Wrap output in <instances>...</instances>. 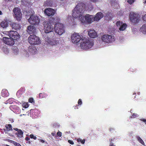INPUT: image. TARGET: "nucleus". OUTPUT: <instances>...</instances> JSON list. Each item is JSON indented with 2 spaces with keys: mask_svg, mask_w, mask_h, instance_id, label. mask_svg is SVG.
Returning a JSON list of instances; mask_svg holds the SVG:
<instances>
[{
  "mask_svg": "<svg viewBox=\"0 0 146 146\" xmlns=\"http://www.w3.org/2000/svg\"><path fill=\"white\" fill-rule=\"evenodd\" d=\"M85 5L83 3H79L76 6L72 13L74 18H78L80 21L83 17L84 13L85 10Z\"/></svg>",
  "mask_w": 146,
  "mask_h": 146,
  "instance_id": "1",
  "label": "nucleus"
},
{
  "mask_svg": "<svg viewBox=\"0 0 146 146\" xmlns=\"http://www.w3.org/2000/svg\"><path fill=\"white\" fill-rule=\"evenodd\" d=\"M93 44V40L88 38H82L80 42L81 48L84 50H88L91 48Z\"/></svg>",
  "mask_w": 146,
  "mask_h": 146,
  "instance_id": "2",
  "label": "nucleus"
},
{
  "mask_svg": "<svg viewBox=\"0 0 146 146\" xmlns=\"http://www.w3.org/2000/svg\"><path fill=\"white\" fill-rule=\"evenodd\" d=\"M52 21L50 20V21H46L43 22V25L44 26V32L46 33H48L50 32H52L53 29V27L51 24V22H56V20L58 21L59 19L57 17H56L53 19Z\"/></svg>",
  "mask_w": 146,
  "mask_h": 146,
  "instance_id": "3",
  "label": "nucleus"
},
{
  "mask_svg": "<svg viewBox=\"0 0 146 146\" xmlns=\"http://www.w3.org/2000/svg\"><path fill=\"white\" fill-rule=\"evenodd\" d=\"M54 29L55 32L60 35H61L64 32L63 25L59 23H56L55 25Z\"/></svg>",
  "mask_w": 146,
  "mask_h": 146,
  "instance_id": "4",
  "label": "nucleus"
},
{
  "mask_svg": "<svg viewBox=\"0 0 146 146\" xmlns=\"http://www.w3.org/2000/svg\"><path fill=\"white\" fill-rule=\"evenodd\" d=\"M29 43L31 44H39L41 43L39 38L35 35H30L28 38Z\"/></svg>",
  "mask_w": 146,
  "mask_h": 146,
  "instance_id": "5",
  "label": "nucleus"
},
{
  "mask_svg": "<svg viewBox=\"0 0 146 146\" xmlns=\"http://www.w3.org/2000/svg\"><path fill=\"white\" fill-rule=\"evenodd\" d=\"M101 39L103 42L108 43H112L114 41L115 38V36L113 35H104L102 37Z\"/></svg>",
  "mask_w": 146,
  "mask_h": 146,
  "instance_id": "6",
  "label": "nucleus"
},
{
  "mask_svg": "<svg viewBox=\"0 0 146 146\" xmlns=\"http://www.w3.org/2000/svg\"><path fill=\"white\" fill-rule=\"evenodd\" d=\"M80 21L83 23L86 22L88 23H91L95 21L94 20V17L93 15L89 14H86L85 17L83 16V17H82Z\"/></svg>",
  "mask_w": 146,
  "mask_h": 146,
  "instance_id": "7",
  "label": "nucleus"
},
{
  "mask_svg": "<svg viewBox=\"0 0 146 146\" xmlns=\"http://www.w3.org/2000/svg\"><path fill=\"white\" fill-rule=\"evenodd\" d=\"M81 39L82 38L78 33H74L71 36V41L74 43H77L80 42Z\"/></svg>",
  "mask_w": 146,
  "mask_h": 146,
  "instance_id": "8",
  "label": "nucleus"
},
{
  "mask_svg": "<svg viewBox=\"0 0 146 146\" xmlns=\"http://www.w3.org/2000/svg\"><path fill=\"white\" fill-rule=\"evenodd\" d=\"M28 21L32 25H35L38 23L39 19L37 16L35 15H32L28 19Z\"/></svg>",
  "mask_w": 146,
  "mask_h": 146,
  "instance_id": "9",
  "label": "nucleus"
},
{
  "mask_svg": "<svg viewBox=\"0 0 146 146\" xmlns=\"http://www.w3.org/2000/svg\"><path fill=\"white\" fill-rule=\"evenodd\" d=\"M44 45L50 44L52 45L58 46L59 43L58 42L54 40H52L50 38L47 37L45 39V40L43 42Z\"/></svg>",
  "mask_w": 146,
  "mask_h": 146,
  "instance_id": "10",
  "label": "nucleus"
},
{
  "mask_svg": "<svg viewBox=\"0 0 146 146\" xmlns=\"http://www.w3.org/2000/svg\"><path fill=\"white\" fill-rule=\"evenodd\" d=\"M13 12L16 19L18 21L20 20L22 18V14L20 9L15 7L13 9Z\"/></svg>",
  "mask_w": 146,
  "mask_h": 146,
  "instance_id": "11",
  "label": "nucleus"
},
{
  "mask_svg": "<svg viewBox=\"0 0 146 146\" xmlns=\"http://www.w3.org/2000/svg\"><path fill=\"white\" fill-rule=\"evenodd\" d=\"M131 21L134 23H136L139 21L138 15L133 13H131L129 15Z\"/></svg>",
  "mask_w": 146,
  "mask_h": 146,
  "instance_id": "12",
  "label": "nucleus"
},
{
  "mask_svg": "<svg viewBox=\"0 0 146 146\" xmlns=\"http://www.w3.org/2000/svg\"><path fill=\"white\" fill-rule=\"evenodd\" d=\"M10 37L14 40H18L20 38V36L16 31H11Z\"/></svg>",
  "mask_w": 146,
  "mask_h": 146,
  "instance_id": "13",
  "label": "nucleus"
},
{
  "mask_svg": "<svg viewBox=\"0 0 146 146\" xmlns=\"http://www.w3.org/2000/svg\"><path fill=\"white\" fill-rule=\"evenodd\" d=\"M3 40L5 44L7 45L12 46L15 44L14 41L11 38L3 37Z\"/></svg>",
  "mask_w": 146,
  "mask_h": 146,
  "instance_id": "14",
  "label": "nucleus"
},
{
  "mask_svg": "<svg viewBox=\"0 0 146 146\" xmlns=\"http://www.w3.org/2000/svg\"><path fill=\"white\" fill-rule=\"evenodd\" d=\"M55 12V10L50 8L46 9L44 11L45 14L48 16L54 15Z\"/></svg>",
  "mask_w": 146,
  "mask_h": 146,
  "instance_id": "15",
  "label": "nucleus"
},
{
  "mask_svg": "<svg viewBox=\"0 0 146 146\" xmlns=\"http://www.w3.org/2000/svg\"><path fill=\"white\" fill-rule=\"evenodd\" d=\"M88 33L89 36L91 38H94L97 37V33L93 29L90 30L88 31Z\"/></svg>",
  "mask_w": 146,
  "mask_h": 146,
  "instance_id": "16",
  "label": "nucleus"
},
{
  "mask_svg": "<svg viewBox=\"0 0 146 146\" xmlns=\"http://www.w3.org/2000/svg\"><path fill=\"white\" fill-rule=\"evenodd\" d=\"M10 109L17 114H19L21 113V110L19 108L16 106H11Z\"/></svg>",
  "mask_w": 146,
  "mask_h": 146,
  "instance_id": "17",
  "label": "nucleus"
},
{
  "mask_svg": "<svg viewBox=\"0 0 146 146\" xmlns=\"http://www.w3.org/2000/svg\"><path fill=\"white\" fill-rule=\"evenodd\" d=\"M10 22V21L9 20H4L1 23V26L3 28H6L8 27V24Z\"/></svg>",
  "mask_w": 146,
  "mask_h": 146,
  "instance_id": "18",
  "label": "nucleus"
},
{
  "mask_svg": "<svg viewBox=\"0 0 146 146\" xmlns=\"http://www.w3.org/2000/svg\"><path fill=\"white\" fill-rule=\"evenodd\" d=\"M104 16L103 14L101 12L98 13L94 17L95 21H98L102 19Z\"/></svg>",
  "mask_w": 146,
  "mask_h": 146,
  "instance_id": "19",
  "label": "nucleus"
},
{
  "mask_svg": "<svg viewBox=\"0 0 146 146\" xmlns=\"http://www.w3.org/2000/svg\"><path fill=\"white\" fill-rule=\"evenodd\" d=\"M35 31V28L34 27L29 26L28 27L27 32L29 34L34 33Z\"/></svg>",
  "mask_w": 146,
  "mask_h": 146,
  "instance_id": "20",
  "label": "nucleus"
},
{
  "mask_svg": "<svg viewBox=\"0 0 146 146\" xmlns=\"http://www.w3.org/2000/svg\"><path fill=\"white\" fill-rule=\"evenodd\" d=\"M10 25L12 28L15 29H19L21 28L19 25L16 23H10Z\"/></svg>",
  "mask_w": 146,
  "mask_h": 146,
  "instance_id": "21",
  "label": "nucleus"
},
{
  "mask_svg": "<svg viewBox=\"0 0 146 146\" xmlns=\"http://www.w3.org/2000/svg\"><path fill=\"white\" fill-rule=\"evenodd\" d=\"M140 31L144 34H146V24L143 25L140 29Z\"/></svg>",
  "mask_w": 146,
  "mask_h": 146,
  "instance_id": "22",
  "label": "nucleus"
},
{
  "mask_svg": "<svg viewBox=\"0 0 146 146\" xmlns=\"http://www.w3.org/2000/svg\"><path fill=\"white\" fill-rule=\"evenodd\" d=\"M127 26V25L126 24L123 23L119 27V29L120 31H124L126 29Z\"/></svg>",
  "mask_w": 146,
  "mask_h": 146,
  "instance_id": "23",
  "label": "nucleus"
},
{
  "mask_svg": "<svg viewBox=\"0 0 146 146\" xmlns=\"http://www.w3.org/2000/svg\"><path fill=\"white\" fill-rule=\"evenodd\" d=\"M1 94L3 96L7 97L9 96V93L7 90H3L2 91Z\"/></svg>",
  "mask_w": 146,
  "mask_h": 146,
  "instance_id": "24",
  "label": "nucleus"
},
{
  "mask_svg": "<svg viewBox=\"0 0 146 146\" xmlns=\"http://www.w3.org/2000/svg\"><path fill=\"white\" fill-rule=\"evenodd\" d=\"M137 140L141 144L144 145L145 144L144 142L141 138L139 136L137 135L135 137Z\"/></svg>",
  "mask_w": 146,
  "mask_h": 146,
  "instance_id": "25",
  "label": "nucleus"
},
{
  "mask_svg": "<svg viewBox=\"0 0 146 146\" xmlns=\"http://www.w3.org/2000/svg\"><path fill=\"white\" fill-rule=\"evenodd\" d=\"M23 131L21 130H19L16 133L17 136L19 138H21L23 136Z\"/></svg>",
  "mask_w": 146,
  "mask_h": 146,
  "instance_id": "26",
  "label": "nucleus"
},
{
  "mask_svg": "<svg viewBox=\"0 0 146 146\" xmlns=\"http://www.w3.org/2000/svg\"><path fill=\"white\" fill-rule=\"evenodd\" d=\"M19 50L17 47H15L13 49V52L15 54H17L19 53Z\"/></svg>",
  "mask_w": 146,
  "mask_h": 146,
  "instance_id": "27",
  "label": "nucleus"
},
{
  "mask_svg": "<svg viewBox=\"0 0 146 146\" xmlns=\"http://www.w3.org/2000/svg\"><path fill=\"white\" fill-rule=\"evenodd\" d=\"M22 5H24L26 6H28L30 5L29 3L27 1L25 0H22Z\"/></svg>",
  "mask_w": 146,
  "mask_h": 146,
  "instance_id": "28",
  "label": "nucleus"
},
{
  "mask_svg": "<svg viewBox=\"0 0 146 146\" xmlns=\"http://www.w3.org/2000/svg\"><path fill=\"white\" fill-rule=\"evenodd\" d=\"M23 94L22 91L19 90L17 92L16 95L18 98H20Z\"/></svg>",
  "mask_w": 146,
  "mask_h": 146,
  "instance_id": "29",
  "label": "nucleus"
},
{
  "mask_svg": "<svg viewBox=\"0 0 146 146\" xmlns=\"http://www.w3.org/2000/svg\"><path fill=\"white\" fill-rule=\"evenodd\" d=\"M29 105L28 102H23L22 104V106L25 108H28L29 106Z\"/></svg>",
  "mask_w": 146,
  "mask_h": 146,
  "instance_id": "30",
  "label": "nucleus"
},
{
  "mask_svg": "<svg viewBox=\"0 0 146 146\" xmlns=\"http://www.w3.org/2000/svg\"><path fill=\"white\" fill-rule=\"evenodd\" d=\"M76 140L79 143L80 142L82 144H84L85 141V139H84L82 140L80 138H78L76 139Z\"/></svg>",
  "mask_w": 146,
  "mask_h": 146,
  "instance_id": "31",
  "label": "nucleus"
},
{
  "mask_svg": "<svg viewBox=\"0 0 146 146\" xmlns=\"http://www.w3.org/2000/svg\"><path fill=\"white\" fill-rule=\"evenodd\" d=\"M6 127L7 130L9 131L12 130L11 125L10 124L6 125Z\"/></svg>",
  "mask_w": 146,
  "mask_h": 146,
  "instance_id": "32",
  "label": "nucleus"
},
{
  "mask_svg": "<svg viewBox=\"0 0 146 146\" xmlns=\"http://www.w3.org/2000/svg\"><path fill=\"white\" fill-rule=\"evenodd\" d=\"M3 33L4 34H5L6 35H8L10 37V31H4L3 32Z\"/></svg>",
  "mask_w": 146,
  "mask_h": 146,
  "instance_id": "33",
  "label": "nucleus"
},
{
  "mask_svg": "<svg viewBox=\"0 0 146 146\" xmlns=\"http://www.w3.org/2000/svg\"><path fill=\"white\" fill-rule=\"evenodd\" d=\"M123 23L119 21H117L116 23V25L118 27H120Z\"/></svg>",
  "mask_w": 146,
  "mask_h": 146,
  "instance_id": "34",
  "label": "nucleus"
},
{
  "mask_svg": "<svg viewBox=\"0 0 146 146\" xmlns=\"http://www.w3.org/2000/svg\"><path fill=\"white\" fill-rule=\"evenodd\" d=\"M139 116L138 114L137 113H133L132 115V116L131 117H133L135 118L136 117H137Z\"/></svg>",
  "mask_w": 146,
  "mask_h": 146,
  "instance_id": "35",
  "label": "nucleus"
},
{
  "mask_svg": "<svg viewBox=\"0 0 146 146\" xmlns=\"http://www.w3.org/2000/svg\"><path fill=\"white\" fill-rule=\"evenodd\" d=\"M4 51L5 53L6 54H7L9 52V50L7 48H4Z\"/></svg>",
  "mask_w": 146,
  "mask_h": 146,
  "instance_id": "36",
  "label": "nucleus"
},
{
  "mask_svg": "<svg viewBox=\"0 0 146 146\" xmlns=\"http://www.w3.org/2000/svg\"><path fill=\"white\" fill-rule=\"evenodd\" d=\"M135 0H128L127 2L130 4H131L134 2Z\"/></svg>",
  "mask_w": 146,
  "mask_h": 146,
  "instance_id": "37",
  "label": "nucleus"
},
{
  "mask_svg": "<svg viewBox=\"0 0 146 146\" xmlns=\"http://www.w3.org/2000/svg\"><path fill=\"white\" fill-rule=\"evenodd\" d=\"M30 137L31 138H33L34 139H36V137L34 136L32 134H31L30 135Z\"/></svg>",
  "mask_w": 146,
  "mask_h": 146,
  "instance_id": "38",
  "label": "nucleus"
},
{
  "mask_svg": "<svg viewBox=\"0 0 146 146\" xmlns=\"http://www.w3.org/2000/svg\"><path fill=\"white\" fill-rule=\"evenodd\" d=\"M37 52L36 50V48H35L33 49L32 51V53L33 54H35Z\"/></svg>",
  "mask_w": 146,
  "mask_h": 146,
  "instance_id": "39",
  "label": "nucleus"
},
{
  "mask_svg": "<svg viewBox=\"0 0 146 146\" xmlns=\"http://www.w3.org/2000/svg\"><path fill=\"white\" fill-rule=\"evenodd\" d=\"M142 19L144 21H146V14L143 15L142 16Z\"/></svg>",
  "mask_w": 146,
  "mask_h": 146,
  "instance_id": "40",
  "label": "nucleus"
},
{
  "mask_svg": "<svg viewBox=\"0 0 146 146\" xmlns=\"http://www.w3.org/2000/svg\"><path fill=\"white\" fill-rule=\"evenodd\" d=\"M102 0H91L92 2L94 3L102 1Z\"/></svg>",
  "mask_w": 146,
  "mask_h": 146,
  "instance_id": "41",
  "label": "nucleus"
},
{
  "mask_svg": "<svg viewBox=\"0 0 146 146\" xmlns=\"http://www.w3.org/2000/svg\"><path fill=\"white\" fill-rule=\"evenodd\" d=\"M29 102L31 103L34 102L33 99L32 98H30L29 100Z\"/></svg>",
  "mask_w": 146,
  "mask_h": 146,
  "instance_id": "42",
  "label": "nucleus"
},
{
  "mask_svg": "<svg viewBox=\"0 0 146 146\" xmlns=\"http://www.w3.org/2000/svg\"><path fill=\"white\" fill-rule=\"evenodd\" d=\"M68 142L69 143H70V144L72 145H73L74 144L72 140H68Z\"/></svg>",
  "mask_w": 146,
  "mask_h": 146,
  "instance_id": "43",
  "label": "nucleus"
},
{
  "mask_svg": "<svg viewBox=\"0 0 146 146\" xmlns=\"http://www.w3.org/2000/svg\"><path fill=\"white\" fill-rule=\"evenodd\" d=\"M140 120L144 122L146 125V119H141Z\"/></svg>",
  "mask_w": 146,
  "mask_h": 146,
  "instance_id": "44",
  "label": "nucleus"
},
{
  "mask_svg": "<svg viewBox=\"0 0 146 146\" xmlns=\"http://www.w3.org/2000/svg\"><path fill=\"white\" fill-rule=\"evenodd\" d=\"M78 104L79 105H81L82 104V102L81 99H80L78 101Z\"/></svg>",
  "mask_w": 146,
  "mask_h": 146,
  "instance_id": "45",
  "label": "nucleus"
},
{
  "mask_svg": "<svg viewBox=\"0 0 146 146\" xmlns=\"http://www.w3.org/2000/svg\"><path fill=\"white\" fill-rule=\"evenodd\" d=\"M57 134L58 136H59L60 137H61L62 135V133L60 131H58L57 133Z\"/></svg>",
  "mask_w": 146,
  "mask_h": 146,
  "instance_id": "46",
  "label": "nucleus"
},
{
  "mask_svg": "<svg viewBox=\"0 0 146 146\" xmlns=\"http://www.w3.org/2000/svg\"><path fill=\"white\" fill-rule=\"evenodd\" d=\"M42 95H43V94L42 93L40 94H39V97L40 98L43 97L42 96Z\"/></svg>",
  "mask_w": 146,
  "mask_h": 146,
  "instance_id": "47",
  "label": "nucleus"
},
{
  "mask_svg": "<svg viewBox=\"0 0 146 146\" xmlns=\"http://www.w3.org/2000/svg\"><path fill=\"white\" fill-rule=\"evenodd\" d=\"M110 146H115V145H114V144L112 143H111L110 144Z\"/></svg>",
  "mask_w": 146,
  "mask_h": 146,
  "instance_id": "48",
  "label": "nucleus"
},
{
  "mask_svg": "<svg viewBox=\"0 0 146 146\" xmlns=\"http://www.w3.org/2000/svg\"><path fill=\"white\" fill-rule=\"evenodd\" d=\"M30 139V138L28 137H26L25 138V140L27 141H28Z\"/></svg>",
  "mask_w": 146,
  "mask_h": 146,
  "instance_id": "49",
  "label": "nucleus"
},
{
  "mask_svg": "<svg viewBox=\"0 0 146 146\" xmlns=\"http://www.w3.org/2000/svg\"><path fill=\"white\" fill-rule=\"evenodd\" d=\"M40 142H42V143H44V141L43 140H42V139H41V140H40Z\"/></svg>",
  "mask_w": 146,
  "mask_h": 146,
  "instance_id": "50",
  "label": "nucleus"
},
{
  "mask_svg": "<svg viewBox=\"0 0 146 146\" xmlns=\"http://www.w3.org/2000/svg\"><path fill=\"white\" fill-rule=\"evenodd\" d=\"M93 8V7L92 6H91V7H90V8H89V9H90V10H91Z\"/></svg>",
  "mask_w": 146,
  "mask_h": 146,
  "instance_id": "51",
  "label": "nucleus"
},
{
  "mask_svg": "<svg viewBox=\"0 0 146 146\" xmlns=\"http://www.w3.org/2000/svg\"><path fill=\"white\" fill-rule=\"evenodd\" d=\"M144 1H145L144 2H143V3L144 4H146V0H143Z\"/></svg>",
  "mask_w": 146,
  "mask_h": 146,
  "instance_id": "52",
  "label": "nucleus"
},
{
  "mask_svg": "<svg viewBox=\"0 0 146 146\" xmlns=\"http://www.w3.org/2000/svg\"><path fill=\"white\" fill-rule=\"evenodd\" d=\"M51 134L52 136H54L55 135V133H52Z\"/></svg>",
  "mask_w": 146,
  "mask_h": 146,
  "instance_id": "53",
  "label": "nucleus"
},
{
  "mask_svg": "<svg viewBox=\"0 0 146 146\" xmlns=\"http://www.w3.org/2000/svg\"><path fill=\"white\" fill-rule=\"evenodd\" d=\"M14 129V130H15L16 131H18V130H19L18 129H17V128Z\"/></svg>",
  "mask_w": 146,
  "mask_h": 146,
  "instance_id": "54",
  "label": "nucleus"
},
{
  "mask_svg": "<svg viewBox=\"0 0 146 146\" xmlns=\"http://www.w3.org/2000/svg\"><path fill=\"white\" fill-rule=\"evenodd\" d=\"M2 14V12H1V11H0V15H1V14Z\"/></svg>",
  "mask_w": 146,
  "mask_h": 146,
  "instance_id": "55",
  "label": "nucleus"
},
{
  "mask_svg": "<svg viewBox=\"0 0 146 146\" xmlns=\"http://www.w3.org/2000/svg\"><path fill=\"white\" fill-rule=\"evenodd\" d=\"M20 115V116L21 117V116H22V115H23V114H21V115Z\"/></svg>",
  "mask_w": 146,
  "mask_h": 146,
  "instance_id": "56",
  "label": "nucleus"
},
{
  "mask_svg": "<svg viewBox=\"0 0 146 146\" xmlns=\"http://www.w3.org/2000/svg\"><path fill=\"white\" fill-rule=\"evenodd\" d=\"M111 5H113V3H111Z\"/></svg>",
  "mask_w": 146,
  "mask_h": 146,
  "instance_id": "57",
  "label": "nucleus"
},
{
  "mask_svg": "<svg viewBox=\"0 0 146 146\" xmlns=\"http://www.w3.org/2000/svg\"><path fill=\"white\" fill-rule=\"evenodd\" d=\"M60 1H64V0H59Z\"/></svg>",
  "mask_w": 146,
  "mask_h": 146,
  "instance_id": "58",
  "label": "nucleus"
},
{
  "mask_svg": "<svg viewBox=\"0 0 146 146\" xmlns=\"http://www.w3.org/2000/svg\"><path fill=\"white\" fill-rule=\"evenodd\" d=\"M77 146H81V145H77Z\"/></svg>",
  "mask_w": 146,
  "mask_h": 146,
  "instance_id": "59",
  "label": "nucleus"
},
{
  "mask_svg": "<svg viewBox=\"0 0 146 146\" xmlns=\"http://www.w3.org/2000/svg\"><path fill=\"white\" fill-rule=\"evenodd\" d=\"M139 93H140V92H138V94H139Z\"/></svg>",
  "mask_w": 146,
  "mask_h": 146,
  "instance_id": "60",
  "label": "nucleus"
},
{
  "mask_svg": "<svg viewBox=\"0 0 146 146\" xmlns=\"http://www.w3.org/2000/svg\"><path fill=\"white\" fill-rule=\"evenodd\" d=\"M16 143V145H17V144H19V143Z\"/></svg>",
  "mask_w": 146,
  "mask_h": 146,
  "instance_id": "61",
  "label": "nucleus"
},
{
  "mask_svg": "<svg viewBox=\"0 0 146 146\" xmlns=\"http://www.w3.org/2000/svg\"><path fill=\"white\" fill-rule=\"evenodd\" d=\"M26 115V114H23V115Z\"/></svg>",
  "mask_w": 146,
  "mask_h": 146,
  "instance_id": "62",
  "label": "nucleus"
},
{
  "mask_svg": "<svg viewBox=\"0 0 146 146\" xmlns=\"http://www.w3.org/2000/svg\"><path fill=\"white\" fill-rule=\"evenodd\" d=\"M22 110H24V109H22Z\"/></svg>",
  "mask_w": 146,
  "mask_h": 146,
  "instance_id": "63",
  "label": "nucleus"
}]
</instances>
